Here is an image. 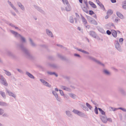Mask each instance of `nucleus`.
I'll return each instance as SVG.
<instances>
[{"mask_svg": "<svg viewBox=\"0 0 126 126\" xmlns=\"http://www.w3.org/2000/svg\"><path fill=\"white\" fill-rule=\"evenodd\" d=\"M89 14L91 15H92L94 14L93 11L91 10L89 11Z\"/></svg>", "mask_w": 126, "mask_h": 126, "instance_id": "nucleus-23", "label": "nucleus"}, {"mask_svg": "<svg viewBox=\"0 0 126 126\" xmlns=\"http://www.w3.org/2000/svg\"><path fill=\"white\" fill-rule=\"evenodd\" d=\"M107 33L108 34L110 35L111 34V32L110 31L108 30L107 31Z\"/></svg>", "mask_w": 126, "mask_h": 126, "instance_id": "nucleus-25", "label": "nucleus"}, {"mask_svg": "<svg viewBox=\"0 0 126 126\" xmlns=\"http://www.w3.org/2000/svg\"><path fill=\"white\" fill-rule=\"evenodd\" d=\"M104 73L107 74H110L109 72L106 70H104Z\"/></svg>", "mask_w": 126, "mask_h": 126, "instance_id": "nucleus-21", "label": "nucleus"}, {"mask_svg": "<svg viewBox=\"0 0 126 126\" xmlns=\"http://www.w3.org/2000/svg\"><path fill=\"white\" fill-rule=\"evenodd\" d=\"M120 20V19H118V18H116L115 20V22H117L118 21Z\"/></svg>", "mask_w": 126, "mask_h": 126, "instance_id": "nucleus-28", "label": "nucleus"}, {"mask_svg": "<svg viewBox=\"0 0 126 126\" xmlns=\"http://www.w3.org/2000/svg\"><path fill=\"white\" fill-rule=\"evenodd\" d=\"M120 109H122V110H123V109H122V108H120Z\"/></svg>", "mask_w": 126, "mask_h": 126, "instance_id": "nucleus-50", "label": "nucleus"}, {"mask_svg": "<svg viewBox=\"0 0 126 126\" xmlns=\"http://www.w3.org/2000/svg\"><path fill=\"white\" fill-rule=\"evenodd\" d=\"M30 40L31 41V40Z\"/></svg>", "mask_w": 126, "mask_h": 126, "instance_id": "nucleus-52", "label": "nucleus"}, {"mask_svg": "<svg viewBox=\"0 0 126 126\" xmlns=\"http://www.w3.org/2000/svg\"><path fill=\"white\" fill-rule=\"evenodd\" d=\"M12 32L16 36H18L21 39V40L23 41H24L25 40L19 34H18L16 32L14 31H12L11 32Z\"/></svg>", "mask_w": 126, "mask_h": 126, "instance_id": "nucleus-3", "label": "nucleus"}, {"mask_svg": "<svg viewBox=\"0 0 126 126\" xmlns=\"http://www.w3.org/2000/svg\"><path fill=\"white\" fill-rule=\"evenodd\" d=\"M123 38H121L119 40V42H123Z\"/></svg>", "mask_w": 126, "mask_h": 126, "instance_id": "nucleus-33", "label": "nucleus"}, {"mask_svg": "<svg viewBox=\"0 0 126 126\" xmlns=\"http://www.w3.org/2000/svg\"><path fill=\"white\" fill-rule=\"evenodd\" d=\"M0 93L1 95L3 97H4L5 96V94L4 92L1 91L0 92Z\"/></svg>", "mask_w": 126, "mask_h": 126, "instance_id": "nucleus-14", "label": "nucleus"}, {"mask_svg": "<svg viewBox=\"0 0 126 126\" xmlns=\"http://www.w3.org/2000/svg\"><path fill=\"white\" fill-rule=\"evenodd\" d=\"M55 91H58V89L57 88H55Z\"/></svg>", "mask_w": 126, "mask_h": 126, "instance_id": "nucleus-41", "label": "nucleus"}, {"mask_svg": "<svg viewBox=\"0 0 126 126\" xmlns=\"http://www.w3.org/2000/svg\"><path fill=\"white\" fill-rule=\"evenodd\" d=\"M0 79L2 81V84L5 86H7L8 84L5 79L1 75H0Z\"/></svg>", "mask_w": 126, "mask_h": 126, "instance_id": "nucleus-2", "label": "nucleus"}, {"mask_svg": "<svg viewBox=\"0 0 126 126\" xmlns=\"http://www.w3.org/2000/svg\"><path fill=\"white\" fill-rule=\"evenodd\" d=\"M79 2L81 3H82V0H79Z\"/></svg>", "mask_w": 126, "mask_h": 126, "instance_id": "nucleus-39", "label": "nucleus"}, {"mask_svg": "<svg viewBox=\"0 0 126 126\" xmlns=\"http://www.w3.org/2000/svg\"><path fill=\"white\" fill-rule=\"evenodd\" d=\"M60 93L62 95H63L64 94L63 91L61 90H59Z\"/></svg>", "mask_w": 126, "mask_h": 126, "instance_id": "nucleus-27", "label": "nucleus"}, {"mask_svg": "<svg viewBox=\"0 0 126 126\" xmlns=\"http://www.w3.org/2000/svg\"><path fill=\"white\" fill-rule=\"evenodd\" d=\"M62 1L64 4H66L67 5L69 4L67 0H62Z\"/></svg>", "mask_w": 126, "mask_h": 126, "instance_id": "nucleus-16", "label": "nucleus"}, {"mask_svg": "<svg viewBox=\"0 0 126 126\" xmlns=\"http://www.w3.org/2000/svg\"><path fill=\"white\" fill-rule=\"evenodd\" d=\"M46 32L47 34L51 36V37H52V34L51 32L49 30H46Z\"/></svg>", "mask_w": 126, "mask_h": 126, "instance_id": "nucleus-12", "label": "nucleus"}, {"mask_svg": "<svg viewBox=\"0 0 126 126\" xmlns=\"http://www.w3.org/2000/svg\"><path fill=\"white\" fill-rule=\"evenodd\" d=\"M63 89L64 90H66V88H65V87H63Z\"/></svg>", "mask_w": 126, "mask_h": 126, "instance_id": "nucleus-43", "label": "nucleus"}, {"mask_svg": "<svg viewBox=\"0 0 126 126\" xmlns=\"http://www.w3.org/2000/svg\"><path fill=\"white\" fill-rule=\"evenodd\" d=\"M73 111L75 113L79 115H81L82 114L81 112L76 110H74Z\"/></svg>", "mask_w": 126, "mask_h": 126, "instance_id": "nucleus-8", "label": "nucleus"}, {"mask_svg": "<svg viewBox=\"0 0 126 126\" xmlns=\"http://www.w3.org/2000/svg\"><path fill=\"white\" fill-rule=\"evenodd\" d=\"M6 74L9 76L10 75H11L10 73L8 72H6Z\"/></svg>", "mask_w": 126, "mask_h": 126, "instance_id": "nucleus-29", "label": "nucleus"}, {"mask_svg": "<svg viewBox=\"0 0 126 126\" xmlns=\"http://www.w3.org/2000/svg\"><path fill=\"white\" fill-rule=\"evenodd\" d=\"M96 1L97 3L101 7H104V6L98 0H96Z\"/></svg>", "mask_w": 126, "mask_h": 126, "instance_id": "nucleus-11", "label": "nucleus"}, {"mask_svg": "<svg viewBox=\"0 0 126 126\" xmlns=\"http://www.w3.org/2000/svg\"><path fill=\"white\" fill-rule=\"evenodd\" d=\"M94 17L96 18V15H95V16Z\"/></svg>", "mask_w": 126, "mask_h": 126, "instance_id": "nucleus-47", "label": "nucleus"}, {"mask_svg": "<svg viewBox=\"0 0 126 126\" xmlns=\"http://www.w3.org/2000/svg\"><path fill=\"white\" fill-rule=\"evenodd\" d=\"M101 112L102 114L103 115H104V116L105 115V112L104 111L102 110V111Z\"/></svg>", "mask_w": 126, "mask_h": 126, "instance_id": "nucleus-31", "label": "nucleus"}, {"mask_svg": "<svg viewBox=\"0 0 126 126\" xmlns=\"http://www.w3.org/2000/svg\"><path fill=\"white\" fill-rule=\"evenodd\" d=\"M111 32L112 34L114 37L116 38L117 36V33L114 30H111Z\"/></svg>", "mask_w": 126, "mask_h": 126, "instance_id": "nucleus-4", "label": "nucleus"}, {"mask_svg": "<svg viewBox=\"0 0 126 126\" xmlns=\"http://www.w3.org/2000/svg\"><path fill=\"white\" fill-rule=\"evenodd\" d=\"M6 105V104L3 102H0V105L1 106H5Z\"/></svg>", "mask_w": 126, "mask_h": 126, "instance_id": "nucleus-15", "label": "nucleus"}, {"mask_svg": "<svg viewBox=\"0 0 126 126\" xmlns=\"http://www.w3.org/2000/svg\"><path fill=\"white\" fill-rule=\"evenodd\" d=\"M117 16L123 19L124 18L123 15L119 12H117Z\"/></svg>", "mask_w": 126, "mask_h": 126, "instance_id": "nucleus-6", "label": "nucleus"}, {"mask_svg": "<svg viewBox=\"0 0 126 126\" xmlns=\"http://www.w3.org/2000/svg\"><path fill=\"white\" fill-rule=\"evenodd\" d=\"M89 3L93 8H96V6L93 2L91 1H89Z\"/></svg>", "mask_w": 126, "mask_h": 126, "instance_id": "nucleus-9", "label": "nucleus"}, {"mask_svg": "<svg viewBox=\"0 0 126 126\" xmlns=\"http://www.w3.org/2000/svg\"><path fill=\"white\" fill-rule=\"evenodd\" d=\"M79 51H81L83 53H88L87 52H86V51H85L82 50L81 49H79Z\"/></svg>", "mask_w": 126, "mask_h": 126, "instance_id": "nucleus-24", "label": "nucleus"}, {"mask_svg": "<svg viewBox=\"0 0 126 126\" xmlns=\"http://www.w3.org/2000/svg\"><path fill=\"white\" fill-rule=\"evenodd\" d=\"M70 113V112L69 111H66V113L67 114L68 113Z\"/></svg>", "mask_w": 126, "mask_h": 126, "instance_id": "nucleus-42", "label": "nucleus"}, {"mask_svg": "<svg viewBox=\"0 0 126 126\" xmlns=\"http://www.w3.org/2000/svg\"><path fill=\"white\" fill-rule=\"evenodd\" d=\"M41 81L42 82L43 84L45 85L48 86L49 87H50L51 86V85L49 84L46 81L43 80H41Z\"/></svg>", "mask_w": 126, "mask_h": 126, "instance_id": "nucleus-7", "label": "nucleus"}, {"mask_svg": "<svg viewBox=\"0 0 126 126\" xmlns=\"http://www.w3.org/2000/svg\"><path fill=\"white\" fill-rule=\"evenodd\" d=\"M94 21L95 23V24H97V23L94 20Z\"/></svg>", "mask_w": 126, "mask_h": 126, "instance_id": "nucleus-44", "label": "nucleus"}, {"mask_svg": "<svg viewBox=\"0 0 126 126\" xmlns=\"http://www.w3.org/2000/svg\"><path fill=\"white\" fill-rule=\"evenodd\" d=\"M124 4L125 5H126V1H125L124 2Z\"/></svg>", "mask_w": 126, "mask_h": 126, "instance_id": "nucleus-45", "label": "nucleus"}, {"mask_svg": "<svg viewBox=\"0 0 126 126\" xmlns=\"http://www.w3.org/2000/svg\"><path fill=\"white\" fill-rule=\"evenodd\" d=\"M71 21V22H72V21Z\"/></svg>", "mask_w": 126, "mask_h": 126, "instance_id": "nucleus-51", "label": "nucleus"}, {"mask_svg": "<svg viewBox=\"0 0 126 126\" xmlns=\"http://www.w3.org/2000/svg\"><path fill=\"white\" fill-rule=\"evenodd\" d=\"M101 119L102 122L105 123H106L108 121L110 122H112V120L111 118H107L105 115L101 116Z\"/></svg>", "mask_w": 126, "mask_h": 126, "instance_id": "nucleus-1", "label": "nucleus"}, {"mask_svg": "<svg viewBox=\"0 0 126 126\" xmlns=\"http://www.w3.org/2000/svg\"><path fill=\"white\" fill-rule=\"evenodd\" d=\"M95 113L96 114H98V109L96 107H95Z\"/></svg>", "mask_w": 126, "mask_h": 126, "instance_id": "nucleus-22", "label": "nucleus"}, {"mask_svg": "<svg viewBox=\"0 0 126 126\" xmlns=\"http://www.w3.org/2000/svg\"><path fill=\"white\" fill-rule=\"evenodd\" d=\"M115 44L116 47V48L118 49H119L120 47L118 41H115Z\"/></svg>", "mask_w": 126, "mask_h": 126, "instance_id": "nucleus-5", "label": "nucleus"}, {"mask_svg": "<svg viewBox=\"0 0 126 126\" xmlns=\"http://www.w3.org/2000/svg\"><path fill=\"white\" fill-rule=\"evenodd\" d=\"M67 6L66 7V9L67 11H70L71 10V8L69 4L67 5Z\"/></svg>", "mask_w": 126, "mask_h": 126, "instance_id": "nucleus-10", "label": "nucleus"}, {"mask_svg": "<svg viewBox=\"0 0 126 126\" xmlns=\"http://www.w3.org/2000/svg\"><path fill=\"white\" fill-rule=\"evenodd\" d=\"M92 59L94 61H96V62H97V63H100V62L98 61H97L95 59H94V58H92Z\"/></svg>", "mask_w": 126, "mask_h": 126, "instance_id": "nucleus-35", "label": "nucleus"}, {"mask_svg": "<svg viewBox=\"0 0 126 126\" xmlns=\"http://www.w3.org/2000/svg\"><path fill=\"white\" fill-rule=\"evenodd\" d=\"M98 110L100 112H101V111H102V110L100 108H98Z\"/></svg>", "mask_w": 126, "mask_h": 126, "instance_id": "nucleus-40", "label": "nucleus"}, {"mask_svg": "<svg viewBox=\"0 0 126 126\" xmlns=\"http://www.w3.org/2000/svg\"><path fill=\"white\" fill-rule=\"evenodd\" d=\"M49 74L51 75L52 74H54L56 76V77H57L58 76L56 74H55L54 73H49Z\"/></svg>", "mask_w": 126, "mask_h": 126, "instance_id": "nucleus-30", "label": "nucleus"}, {"mask_svg": "<svg viewBox=\"0 0 126 126\" xmlns=\"http://www.w3.org/2000/svg\"><path fill=\"white\" fill-rule=\"evenodd\" d=\"M3 113V110L1 109L0 108V115L2 114Z\"/></svg>", "mask_w": 126, "mask_h": 126, "instance_id": "nucleus-20", "label": "nucleus"}, {"mask_svg": "<svg viewBox=\"0 0 126 126\" xmlns=\"http://www.w3.org/2000/svg\"><path fill=\"white\" fill-rule=\"evenodd\" d=\"M113 13L112 11L111 10H108L107 13L108 15H111Z\"/></svg>", "mask_w": 126, "mask_h": 126, "instance_id": "nucleus-13", "label": "nucleus"}, {"mask_svg": "<svg viewBox=\"0 0 126 126\" xmlns=\"http://www.w3.org/2000/svg\"><path fill=\"white\" fill-rule=\"evenodd\" d=\"M74 55L76 56H77L78 57H80V56L79 55L77 54H75Z\"/></svg>", "mask_w": 126, "mask_h": 126, "instance_id": "nucleus-38", "label": "nucleus"}, {"mask_svg": "<svg viewBox=\"0 0 126 126\" xmlns=\"http://www.w3.org/2000/svg\"><path fill=\"white\" fill-rule=\"evenodd\" d=\"M2 125L0 123V126H1Z\"/></svg>", "mask_w": 126, "mask_h": 126, "instance_id": "nucleus-46", "label": "nucleus"}, {"mask_svg": "<svg viewBox=\"0 0 126 126\" xmlns=\"http://www.w3.org/2000/svg\"><path fill=\"white\" fill-rule=\"evenodd\" d=\"M87 106L90 109H91L92 107L88 103H86Z\"/></svg>", "mask_w": 126, "mask_h": 126, "instance_id": "nucleus-18", "label": "nucleus"}, {"mask_svg": "<svg viewBox=\"0 0 126 126\" xmlns=\"http://www.w3.org/2000/svg\"><path fill=\"white\" fill-rule=\"evenodd\" d=\"M83 22H84V24H86L87 23V21L85 19L84 20Z\"/></svg>", "mask_w": 126, "mask_h": 126, "instance_id": "nucleus-34", "label": "nucleus"}, {"mask_svg": "<svg viewBox=\"0 0 126 126\" xmlns=\"http://www.w3.org/2000/svg\"><path fill=\"white\" fill-rule=\"evenodd\" d=\"M9 3H10V5L11 7L14 9L15 8V7L14 6L12 5V4H11V3L10 2H9Z\"/></svg>", "mask_w": 126, "mask_h": 126, "instance_id": "nucleus-32", "label": "nucleus"}, {"mask_svg": "<svg viewBox=\"0 0 126 126\" xmlns=\"http://www.w3.org/2000/svg\"><path fill=\"white\" fill-rule=\"evenodd\" d=\"M27 75L31 78H33L34 77L33 76L30 74L29 73H27Z\"/></svg>", "mask_w": 126, "mask_h": 126, "instance_id": "nucleus-17", "label": "nucleus"}, {"mask_svg": "<svg viewBox=\"0 0 126 126\" xmlns=\"http://www.w3.org/2000/svg\"><path fill=\"white\" fill-rule=\"evenodd\" d=\"M101 126H104V125H101Z\"/></svg>", "mask_w": 126, "mask_h": 126, "instance_id": "nucleus-49", "label": "nucleus"}, {"mask_svg": "<svg viewBox=\"0 0 126 126\" xmlns=\"http://www.w3.org/2000/svg\"><path fill=\"white\" fill-rule=\"evenodd\" d=\"M111 1L113 3H114L116 2V0H111Z\"/></svg>", "mask_w": 126, "mask_h": 126, "instance_id": "nucleus-37", "label": "nucleus"}, {"mask_svg": "<svg viewBox=\"0 0 126 126\" xmlns=\"http://www.w3.org/2000/svg\"><path fill=\"white\" fill-rule=\"evenodd\" d=\"M71 20H72V22H73V20L72 19Z\"/></svg>", "mask_w": 126, "mask_h": 126, "instance_id": "nucleus-48", "label": "nucleus"}, {"mask_svg": "<svg viewBox=\"0 0 126 126\" xmlns=\"http://www.w3.org/2000/svg\"><path fill=\"white\" fill-rule=\"evenodd\" d=\"M70 96L71 97L74 98L75 97V95L73 94H70Z\"/></svg>", "mask_w": 126, "mask_h": 126, "instance_id": "nucleus-26", "label": "nucleus"}, {"mask_svg": "<svg viewBox=\"0 0 126 126\" xmlns=\"http://www.w3.org/2000/svg\"><path fill=\"white\" fill-rule=\"evenodd\" d=\"M7 92L10 95H11L13 97H14V95L13 93L9 91H7Z\"/></svg>", "mask_w": 126, "mask_h": 126, "instance_id": "nucleus-19", "label": "nucleus"}, {"mask_svg": "<svg viewBox=\"0 0 126 126\" xmlns=\"http://www.w3.org/2000/svg\"><path fill=\"white\" fill-rule=\"evenodd\" d=\"M123 7L124 9H126V5H123Z\"/></svg>", "mask_w": 126, "mask_h": 126, "instance_id": "nucleus-36", "label": "nucleus"}]
</instances>
